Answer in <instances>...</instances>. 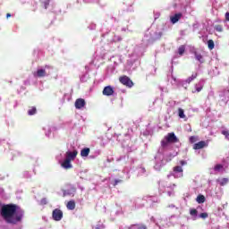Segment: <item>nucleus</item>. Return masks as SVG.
<instances>
[{
  "mask_svg": "<svg viewBox=\"0 0 229 229\" xmlns=\"http://www.w3.org/2000/svg\"><path fill=\"white\" fill-rule=\"evenodd\" d=\"M19 210L16 204H4L1 207L0 216L7 225H19L24 217V211Z\"/></svg>",
  "mask_w": 229,
  "mask_h": 229,
  "instance_id": "f257e3e1",
  "label": "nucleus"
},
{
  "mask_svg": "<svg viewBox=\"0 0 229 229\" xmlns=\"http://www.w3.org/2000/svg\"><path fill=\"white\" fill-rule=\"evenodd\" d=\"M176 142H180L178 137L174 132H169L165 138L161 140V148H167L169 144H176Z\"/></svg>",
  "mask_w": 229,
  "mask_h": 229,
  "instance_id": "f03ea898",
  "label": "nucleus"
},
{
  "mask_svg": "<svg viewBox=\"0 0 229 229\" xmlns=\"http://www.w3.org/2000/svg\"><path fill=\"white\" fill-rule=\"evenodd\" d=\"M120 83L122 85H124L125 87H128L129 89H131L133 87V81L130 79V77L123 75L119 78Z\"/></svg>",
  "mask_w": 229,
  "mask_h": 229,
  "instance_id": "7ed1b4c3",
  "label": "nucleus"
},
{
  "mask_svg": "<svg viewBox=\"0 0 229 229\" xmlns=\"http://www.w3.org/2000/svg\"><path fill=\"white\" fill-rule=\"evenodd\" d=\"M52 217L54 221H62V218L64 217V212L62 209L55 208L52 212Z\"/></svg>",
  "mask_w": 229,
  "mask_h": 229,
  "instance_id": "20e7f679",
  "label": "nucleus"
},
{
  "mask_svg": "<svg viewBox=\"0 0 229 229\" xmlns=\"http://www.w3.org/2000/svg\"><path fill=\"white\" fill-rule=\"evenodd\" d=\"M85 105H87V103L85 102V99H83V98H78L75 101V108H77V110H81V108H83V106H85Z\"/></svg>",
  "mask_w": 229,
  "mask_h": 229,
  "instance_id": "39448f33",
  "label": "nucleus"
},
{
  "mask_svg": "<svg viewBox=\"0 0 229 229\" xmlns=\"http://www.w3.org/2000/svg\"><path fill=\"white\" fill-rule=\"evenodd\" d=\"M208 143L205 140L199 141L193 145V149H203V148H207Z\"/></svg>",
  "mask_w": 229,
  "mask_h": 229,
  "instance_id": "423d86ee",
  "label": "nucleus"
},
{
  "mask_svg": "<svg viewBox=\"0 0 229 229\" xmlns=\"http://www.w3.org/2000/svg\"><path fill=\"white\" fill-rule=\"evenodd\" d=\"M103 96H114V88L112 86H106L102 91Z\"/></svg>",
  "mask_w": 229,
  "mask_h": 229,
  "instance_id": "0eeeda50",
  "label": "nucleus"
},
{
  "mask_svg": "<svg viewBox=\"0 0 229 229\" xmlns=\"http://www.w3.org/2000/svg\"><path fill=\"white\" fill-rule=\"evenodd\" d=\"M77 156H78V150H74L73 152H71V151L66 152V159L70 160V162H72V160H74V158H76Z\"/></svg>",
  "mask_w": 229,
  "mask_h": 229,
  "instance_id": "6e6552de",
  "label": "nucleus"
},
{
  "mask_svg": "<svg viewBox=\"0 0 229 229\" xmlns=\"http://www.w3.org/2000/svg\"><path fill=\"white\" fill-rule=\"evenodd\" d=\"M180 19H182V13H175L174 16H172L170 18V21H171L172 24H176V22H178V21H180Z\"/></svg>",
  "mask_w": 229,
  "mask_h": 229,
  "instance_id": "1a4fd4ad",
  "label": "nucleus"
},
{
  "mask_svg": "<svg viewBox=\"0 0 229 229\" xmlns=\"http://www.w3.org/2000/svg\"><path fill=\"white\" fill-rule=\"evenodd\" d=\"M61 165L62 167H64V169H72V165L71 164V161L67 158L64 159Z\"/></svg>",
  "mask_w": 229,
  "mask_h": 229,
  "instance_id": "9d476101",
  "label": "nucleus"
},
{
  "mask_svg": "<svg viewBox=\"0 0 229 229\" xmlns=\"http://www.w3.org/2000/svg\"><path fill=\"white\" fill-rule=\"evenodd\" d=\"M66 208H68V210H74V208H76V202L74 200L68 201Z\"/></svg>",
  "mask_w": 229,
  "mask_h": 229,
  "instance_id": "9b49d317",
  "label": "nucleus"
},
{
  "mask_svg": "<svg viewBox=\"0 0 229 229\" xmlns=\"http://www.w3.org/2000/svg\"><path fill=\"white\" fill-rule=\"evenodd\" d=\"M135 226L138 227V229H148V226H146V225L141 224V225H138V224H134V225H131L128 229H135Z\"/></svg>",
  "mask_w": 229,
  "mask_h": 229,
  "instance_id": "f8f14e48",
  "label": "nucleus"
},
{
  "mask_svg": "<svg viewBox=\"0 0 229 229\" xmlns=\"http://www.w3.org/2000/svg\"><path fill=\"white\" fill-rule=\"evenodd\" d=\"M90 154V148H85L81 151V157H88Z\"/></svg>",
  "mask_w": 229,
  "mask_h": 229,
  "instance_id": "ddd939ff",
  "label": "nucleus"
},
{
  "mask_svg": "<svg viewBox=\"0 0 229 229\" xmlns=\"http://www.w3.org/2000/svg\"><path fill=\"white\" fill-rule=\"evenodd\" d=\"M38 78H44L46 76V71L44 69H39L37 71Z\"/></svg>",
  "mask_w": 229,
  "mask_h": 229,
  "instance_id": "4468645a",
  "label": "nucleus"
},
{
  "mask_svg": "<svg viewBox=\"0 0 229 229\" xmlns=\"http://www.w3.org/2000/svg\"><path fill=\"white\" fill-rule=\"evenodd\" d=\"M196 78H198V73H193L191 77H189L186 80V83H191V82L194 81V80H196Z\"/></svg>",
  "mask_w": 229,
  "mask_h": 229,
  "instance_id": "2eb2a0df",
  "label": "nucleus"
},
{
  "mask_svg": "<svg viewBox=\"0 0 229 229\" xmlns=\"http://www.w3.org/2000/svg\"><path fill=\"white\" fill-rule=\"evenodd\" d=\"M178 53L180 56H182L183 53H185V45H182L179 47Z\"/></svg>",
  "mask_w": 229,
  "mask_h": 229,
  "instance_id": "dca6fc26",
  "label": "nucleus"
},
{
  "mask_svg": "<svg viewBox=\"0 0 229 229\" xmlns=\"http://www.w3.org/2000/svg\"><path fill=\"white\" fill-rule=\"evenodd\" d=\"M35 114H37V107H35V106L30 107V109H29V111H28V114L35 115Z\"/></svg>",
  "mask_w": 229,
  "mask_h": 229,
  "instance_id": "f3484780",
  "label": "nucleus"
},
{
  "mask_svg": "<svg viewBox=\"0 0 229 229\" xmlns=\"http://www.w3.org/2000/svg\"><path fill=\"white\" fill-rule=\"evenodd\" d=\"M178 115L181 119H185V113L183 111V109L182 108H178Z\"/></svg>",
  "mask_w": 229,
  "mask_h": 229,
  "instance_id": "a211bd4d",
  "label": "nucleus"
},
{
  "mask_svg": "<svg viewBox=\"0 0 229 229\" xmlns=\"http://www.w3.org/2000/svg\"><path fill=\"white\" fill-rule=\"evenodd\" d=\"M41 4L44 5L45 10H47V6H49L50 0H40Z\"/></svg>",
  "mask_w": 229,
  "mask_h": 229,
  "instance_id": "6ab92c4d",
  "label": "nucleus"
},
{
  "mask_svg": "<svg viewBox=\"0 0 229 229\" xmlns=\"http://www.w3.org/2000/svg\"><path fill=\"white\" fill-rule=\"evenodd\" d=\"M208 49L210 50L214 49V47H216V45L214 44V40L209 39L208 41Z\"/></svg>",
  "mask_w": 229,
  "mask_h": 229,
  "instance_id": "aec40b11",
  "label": "nucleus"
},
{
  "mask_svg": "<svg viewBox=\"0 0 229 229\" xmlns=\"http://www.w3.org/2000/svg\"><path fill=\"white\" fill-rule=\"evenodd\" d=\"M195 58L198 62L203 64V55H201V54L195 53Z\"/></svg>",
  "mask_w": 229,
  "mask_h": 229,
  "instance_id": "412c9836",
  "label": "nucleus"
},
{
  "mask_svg": "<svg viewBox=\"0 0 229 229\" xmlns=\"http://www.w3.org/2000/svg\"><path fill=\"white\" fill-rule=\"evenodd\" d=\"M174 173H183V168H182L180 165L174 166Z\"/></svg>",
  "mask_w": 229,
  "mask_h": 229,
  "instance_id": "4be33fe9",
  "label": "nucleus"
},
{
  "mask_svg": "<svg viewBox=\"0 0 229 229\" xmlns=\"http://www.w3.org/2000/svg\"><path fill=\"white\" fill-rule=\"evenodd\" d=\"M197 202H199V203H203L204 201H206V199H205V196H203V195H199L198 197H197Z\"/></svg>",
  "mask_w": 229,
  "mask_h": 229,
  "instance_id": "5701e85b",
  "label": "nucleus"
},
{
  "mask_svg": "<svg viewBox=\"0 0 229 229\" xmlns=\"http://www.w3.org/2000/svg\"><path fill=\"white\" fill-rule=\"evenodd\" d=\"M215 30H216V31H217L218 33H222V31H223V25H216V26H215Z\"/></svg>",
  "mask_w": 229,
  "mask_h": 229,
  "instance_id": "b1692460",
  "label": "nucleus"
},
{
  "mask_svg": "<svg viewBox=\"0 0 229 229\" xmlns=\"http://www.w3.org/2000/svg\"><path fill=\"white\" fill-rule=\"evenodd\" d=\"M226 183H228V178H223L220 182V185L222 187H225V185H226Z\"/></svg>",
  "mask_w": 229,
  "mask_h": 229,
  "instance_id": "393cba45",
  "label": "nucleus"
},
{
  "mask_svg": "<svg viewBox=\"0 0 229 229\" xmlns=\"http://www.w3.org/2000/svg\"><path fill=\"white\" fill-rule=\"evenodd\" d=\"M190 142H191V144H194V142H198V137H196V136H191V137H190Z\"/></svg>",
  "mask_w": 229,
  "mask_h": 229,
  "instance_id": "a878e982",
  "label": "nucleus"
},
{
  "mask_svg": "<svg viewBox=\"0 0 229 229\" xmlns=\"http://www.w3.org/2000/svg\"><path fill=\"white\" fill-rule=\"evenodd\" d=\"M195 92H201V90H203V85H200L199 87H198V84L195 85Z\"/></svg>",
  "mask_w": 229,
  "mask_h": 229,
  "instance_id": "bb28decb",
  "label": "nucleus"
},
{
  "mask_svg": "<svg viewBox=\"0 0 229 229\" xmlns=\"http://www.w3.org/2000/svg\"><path fill=\"white\" fill-rule=\"evenodd\" d=\"M190 214H191V216H198V210L192 208L190 210Z\"/></svg>",
  "mask_w": 229,
  "mask_h": 229,
  "instance_id": "cd10ccee",
  "label": "nucleus"
},
{
  "mask_svg": "<svg viewBox=\"0 0 229 229\" xmlns=\"http://www.w3.org/2000/svg\"><path fill=\"white\" fill-rule=\"evenodd\" d=\"M123 182V180L121 179H115L113 185L114 187H115L118 183H122Z\"/></svg>",
  "mask_w": 229,
  "mask_h": 229,
  "instance_id": "c85d7f7f",
  "label": "nucleus"
},
{
  "mask_svg": "<svg viewBox=\"0 0 229 229\" xmlns=\"http://www.w3.org/2000/svg\"><path fill=\"white\" fill-rule=\"evenodd\" d=\"M215 171H221V169H223V165H216L214 167Z\"/></svg>",
  "mask_w": 229,
  "mask_h": 229,
  "instance_id": "c756f323",
  "label": "nucleus"
},
{
  "mask_svg": "<svg viewBox=\"0 0 229 229\" xmlns=\"http://www.w3.org/2000/svg\"><path fill=\"white\" fill-rule=\"evenodd\" d=\"M199 217H201L202 219H207V217H208V213H201L199 215Z\"/></svg>",
  "mask_w": 229,
  "mask_h": 229,
  "instance_id": "7c9ffc66",
  "label": "nucleus"
},
{
  "mask_svg": "<svg viewBox=\"0 0 229 229\" xmlns=\"http://www.w3.org/2000/svg\"><path fill=\"white\" fill-rule=\"evenodd\" d=\"M222 135H225V139H228L229 131H222Z\"/></svg>",
  "mask_w": 229,
  "mask_h": 229,
  "instance_id": "2f4dec72",
  "label": "nucleus"
},
{
  "mask_svg": "<svg viewBox=\"0 0 229 229\" xmlns=\"http://www.w3.org/2000/svg\"><path fill=\"white\" fill-rule=\"evenodd\" d=\"M63 196L64 198H65V196H71V192H69L68 191H64Z\"/></svg>",
  "mask_w": 229,
  "mask_h": 229,
  "instance_id": "473e14b6",
  "label": "nucleus"
},
{
  "mask_svg": "<svg viewBox=\"0 0 229 229\" xmlns=\"http://www.w3.org/2000/svg\"><path fill=\"white\" fill-rule=\"evenodd\" d=\"M180 164H181V165H185L187 164V162H185L184 160H182V161H180Z\"/></svg>",
  "mask_w": 229,
  "mask_h": 229,
  "instance_id": "72a5a7b5",
  "label": "nucleus"
},
{
  "mask_svg": "<svg viewBox=\"0 0 229 229\" xmlns=\"http://www.w3.org/2000/svg\"><path fill=\"white\" fill-rule=\"evenodd\" d=\"M225 20L229 21V13H225Z\"/></svg>",
  "mask_w": 229,
  "mask_h": 229,
  "instance_id": "f704fd0d",
  "label": "nucleus"
},
{
  "mask_svg": "<svg viewBox=\"0 0 229 229\" xmlns=\"http://www.w3.org/2000/svg\"><path fill=\"white\" fill-rule=\"evenodd\" d=\"M10 17H12V14H11L10 13H8L6 14V19H10Z\"/></svg>",
  "mask_w": 229,
  "mask_h": 229,
  "instance_id": "c9c22d12",
  "label": "nucleus"
},
{
  "mask_svg": "<svg viewBox=\"0 0 229 229\" xmlns=\"http://www.w3.org/2000/svg\"><path fill=\"white\" fill-rule=\"evenodd\" d=\"M45 67H46V69H51V67L47 66V65H46Z\"/></svg>",
  "mask_w": 229,
  "mask_h": 229,
  "instance_id": "e433bc0d",
  "label": "nucleus"
},
{
  "mask_svg": "<svg viewBox=\"0 0 229 229\" xmlns=\"http://www.w3.org/2000/svg\"><path fill=\"white\" fill-rule=\"evenodd\" d=\"M95 229H101V227H99V226H97Z\"/></svg>",
  "mask_w": 229,
  "mask_h": 229,
  "instance_id": "4c0bfd02",
  "label": "nucleus"
}]
</instances>
